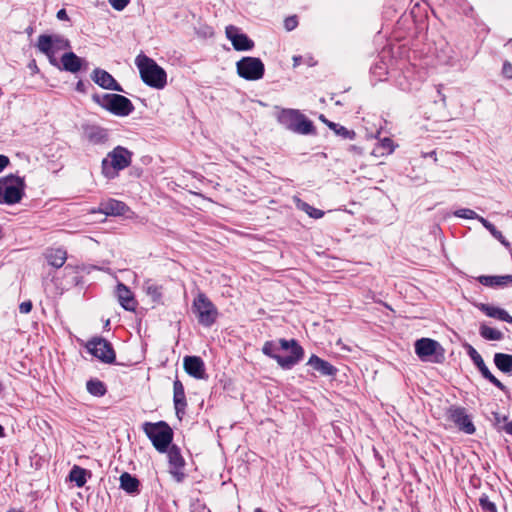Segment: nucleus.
Instances as JSON below:
<instances>
[{
  "label": "nucleus",
  "instance_id": "1",
  "mask_svg": "<svg viewBox=\"0 0 512 512\" xmlns=\"http://www.w3.org/2000/svg\"><path fill=\"white\" fill-rule=\"evenodd\" d=\"M261 351L265 356L275 360L283 370L292 369L305 356L304 348L294 338H280L278 344L274 340L266 341Z\"/></svg>",
  "mask_w": 512,
  "mask_h": 512
},
{
  "label": "nucleus",
  "instance_id": "2",
  "mask_svg": "<svg viewBox=\"0 0 512 512\" xmlns=\"http://www.w3.org/2000/svg\"><path fill=\"white\" fill-rule=\"evenodd\" d=\"M278 109V107H276ZM276 119L285 129L300 135H316V127L312 120L298 109L279 108Z\"/></svg>",
  "mask_w": 512,
  "mask_h": 512
},
{
  "label": "nucleus",
  "instance_id": "3",
  "mask_svg": "<svg viewBox=\"0 0 512 512\" xmlns=\"http://www.w3.org/2000/svg\"><path fill=\"white\" fill-rule=\"evenodd\" d=\"M135 64L139 70L141 80L149 87L154 89H163L167 84V73L157 62L140 54L135 59Z\"/></svg>",
  "mask_w": 512,
  "mask_h": 512
},
{
  "label": "nucleus",
  "instance_id": "4",
  "mask_svg": "<svg viewBox=\"0 0 512 512\" xmlns=\"http://www.w3.org/2000/svg\"><path fill=\"white\" fill-rule=\"evenodd\" d=\"M142 429L155 450L161 454H164L169 446L173 444L174 431L164 420L145 422Z\"/></svg>",
  "mask_w": 512,
  "mask_h": 512
},
{
  "label": "nucleus",
  "instance_id": "5",
  "mask_svg": "<svg viewBox=\"0 0 512 512\" xmlns=\"http://www.w3.org/2000/svg\"><path fill=\"white\" fill-rule=\"evenodd\" d=\"M91 98L95 104L99 105L104 110L118 117H126L130 115L135 109L132 101L121 94L94 93L92 94Z\"/></svg>",
  "mask_w": 512,
  "mask_h": 512
},
{
  "label": "nucleus",
  "instance_id": "6",
  "mask_svg": "<svg viewBox=\"0 0 512 512\" xmlns=\"http://www.w3.org/2000/svg\"><path fill=\"white\" fill-rule=\"evenodd\" d=\"M133 153L123 146H116L101 162L102 174L107 179H114L119 171L130 166Z\"/></svg>",
  "mask_w": 512,
  "mask_h": 512
},
{
  "label": "nucleus",
  "instance_id": "7",
  "mask_svg": "<svg viewBox=\"0 0 512 512\" xmlns=\"http://www.w3.org/2000/svg\"><path fill=\"white\" fill-rule=\"evenodd\" d=\"M26 183L23 177L9 174L0 178V204L14 205L25 196Z\"/></svg>",
  "mask_w": 512,
  "mask_h": 512
},
{
  "label": "nucleus",
  "instance_id": "8",
  "mask_svg": "<svg viewBox=\"0 0 512 512\" xmlns=\"http://www.w3.org/2000/svg\"><path fill=\"white\" fill-rule=\"evenodd\" d=\"M191 309L203 327L214 325L219 316L217 307L203 292H199L194 298Z\"/></svg>",
  "mask_w": 512,
  "mask_h": 512
},
{
  "label": "nucleus",
  "instance_id": "9",
  "mask_svg": "<svg viewBox=\"0 0 512 512\" xmlns=\"http://www.w3.org/2000/svg\"><path fill=\"white\" fill-rule=\"evenodd\" d=\"M414 350L417 357L423 362L442 364L445 361V349L432 338H420L414 342Z\"/></svg>",
  "mask_w": 512,
  "mask_h": 512
},
{
  "label": "nucleus",
  "instance_id": "10",
  "mask_svg": "<svg viewBox=\"0 0 512 512\" xmlns=\"http://www.w3.org/2000/svg\"><path fill=\"white\" fill-rule=\"evenodd\" d=\"M236 72L247 81H257L265 74V65L258 57L244 56L236 62Z\"/></svg>",
  "mask_w": 512,
  "mask_h": 512
},
{
  "label": "nucleus",
  "instance_id": "11",
  "mask_svg": "<svg viewBox=\"0 0 512 512\" xmlns=\"http://www.w3.org/2000/svg\"><path fill=\"white\" fill-rule=\"evenodd\" d=\"M87 351L99 361L105 364H116V352L111 342L107 339L96 336L87 341Z\"/></svg>",
  "mask_w": 512,
  "mask_h": 512
},
{
  "label": "nucleus",
  "instance_id": "12",
  "mask_svg": "<svg viewBox=\"0 0 512 512\" xmlns=\"http://www.w3.org/2000/svg\"><path fill=\"white\" fill-rule=\"evenodd\" d=\"M462 346L482 377L501 391L506 392L507 387L491 373L478 351L468 342H464Z\"/></svg>",
  "mask_w": 512,
  "mask_h": 512
},
{
  "label": "nucleus",
  "instance_id": "13",
  "mask_svg": "<svg viewBox=\"0 0 512 512\" xmlns=\"http://www.w3.org/2000/svg\"><path fill=\"white\" fill-rule=\"evenodd\" d=\"M447 420L453 422L455 426L462 432L472 435L476 432V427L472 418L464 407L451 405L447 409Z\"/></svg>",
  "mask_w": 512,
  "mask_h": 512
},
{
  "label": "nucleus",
  "instance_id": "14",
  "mask_svg": "<svg viewBox=\"0 0 512 512\" xmlns=\"http://www.w3.org/2000/svg\"><path fill=\"white\" fill-rule=\"evenodd\" d=\"M164 454H167L169 473L177 483H182L186 478L184 473L186 461L180 448L176 444H172Z\"/></svg>",
  "mask_w": 512,
  "mask_h": 512
},
{
  "label": "nucleus",
  "instance_id": "15",
  "mask_svg": "<svg viewBox=\"0 0 512 512\" xmlns=\"http://www.w3.org/2000/svg\"><path fill=\"white\" fill-rule=\"evenodd\" d=\"M225 35L236 51H251L255 47L254 41L237 26L228 25Z\"/></svg>",
  "mask_w": 512,
  "mask_h": 512
},
{
  "label": "nucleus",
  "instance_id": "16",
  "mask_svg": "<svg viewBox=\"0 0 512 512\" xmlns=\"http://www.w3.org/2000/svg\"><path fill=\"white\" fill-rule=\"evenodd\" d=\"M81 271L90 272L85 265H71L67 264L63 269V280L60 283H56L60 285L62 289H70L72 287H76L83 284V277L79 275Z\"/></svg>",
  "mask_w": 512,
  "mask_h": 512
},
{
  "label": "nucleus",
  "instance_id": "17",
  "mask_svg": "<svg viewBox=\"0 0 512 512\" xmlns=\"http://www.w3.org/2000/svg\"><path fill=\"white\" fill-rule=\"evenodd\" d=\"M92 81L105 90L125 92L121 84L106 70L95 68L91 75Z\"/></svg>",
  "mask_w": 512,
  "mask_h": 512
},
{
  "label": "nucleus",
  "instance_id": "18",
  "mask_svg": "<svg viewBox=\"0 0 512 512\" xmlns=\"http://www.w3.org/2000/svg\"><path fill=\"white\" fill-rule=\"evenodd\" d=\"M88 61L79 57L74 52H65L61 56V70L77 74L88 69Z\"/></svg>",
  "mask_w": 512,
  "mask_h": 512
},
{
  "label": "nucleus",
  "instance_id": "19",
  "mask_svg": "<svg viewBox=\"0 0 512 512\" xmlns=\"http://www.w3.org/2000/svg\"><path fill=\"white\" fill-rule=\"evenodd\" d=\"M185 372L195 379H207L205 363L200 356L187 355L183 359Z\"/></svg>",
  "mask_w": 512,
  "mask_h": 512
},
{
  "label": "nucleus",
  "instance_id": "20",
  "mask_svg": "<svg viewBox=\"0 0 512 512\" xmlns=\"http://www.w3.org/2000/svg\"><path fill=\"white\" fill-rule=\"evenodd\" d=\"M116 297L120 306L130 312H134L137 308L138 302L135 299L133 292L124 283L119 282L116 286Z\"/></svg>",
  "mask_w": 512,
  "mask_h": 512
},
{
  "label": "nucleus",
  "instance_id": "21",
  "mask_svg": "<svg viewBox=\"0 0 512 512\" xmlns=\"http://www.w3.org/2000/svg\"><path fill=\"white\" fill-rule=\"evenodd\" d=\"M173 403L175 413L179 419L185 414L187 400L183 383L176 378L173 382Z\"/></svg>",
  "mask_w": 512,
  "mask_h": 512
},
{
  "label": "nucleus",
  "instance_id": "22",
  "mask_svg": "<svg viewBox=\"0 0 512 512\" xmlns=\"http://www.w3.org/2000/svg\"><path fill=\"white\" fill-rule=\"evenodd\" d=\"M306 365L311 366L321 376L335 377L338 373V369L334 365L315 354L310 356Z\"/></svg>",
  "mask_w": 512,
  "mask_h": 512
},
{
  "label": "nucleus",
  "instance_id": "23",
  "mask_svg": "<svg viewBox=\"0 0 512 512\" xmlns=\"http://www.w3.org/2000/svg\"><path fill=\"white\" fill-rule=\"evenodd\" d=\"M85 138L94 145L104 144L108 141L107 129L98 125H86L83 127Z\"/></svg>",
  "mask_w": 512,
  "mask_h": 512
},
{
  "label": "nucleus",
  "instance_id": "24",
  "mask_svg": "<svg viewBox=\"0 0 512 512\" xmlns=\"http://www.w3.org/2000/svg\"><path fill=\"white\" fill-rule=\"evenodd\" d=\"M475 307L488 317L512 324V316L501 307L486 303H476Z\"/></svg>",
  "mask_w": 512,
  "mask_h": 512
},
{
  "label": "nucleus",
  "instance_id": "25",
  "mask_svg": "<svg viewBox=\"0 0 512 512\" xmlns=\"http://www.w3.org/2000/svg\"><path fill=\"white\" fill-rule=\"evenodd\" d=\"M99 211L106 216H124L129 211V207L122 201L109 199L100 204Z\"/></svg>",
  "mask_w": 512,
  "mask_h": 512
},
{
  "label": "nucleus",
  "instance_id": "26",
  "mask_svg": "<svg viewBox=\"0 0 512 512\" xmlns=\"http://www.w3.org/2000/svg\"><path fill=\"white\" fill-rule=\"evenodd\" d=\"M476 280L486 287L503 288L512 284V275H480Z\"/></svg>",
  "mask_w": 512,
  "mask_h": 512
},
{
  "label": "nucleus",
  "instance_id": "27",
  "mask_svg": "<svg viewBox=\"0 0 512 512\" xmlns=\"http://www.w3.org/2000/svg\"><path fill=\"white\" fill-rule=\"evenodd\" d=\"M120 489L125 491L129 495H138L140 493L141 483L139 479L130 474L129 472H123L119 478Z\"/></svg>",
  "mask_w": 512,
  "mask_h": 512
},
{
  "label": "nucleus",
  "instance_id": "28",
  "mask_svg": "<svg viewBox=\"0 0 512 512\" xmlns=\"http://www.w3.org/2000/svg\"><path fill=\"white\" fill-rule=\"evenodd\" d=\"M91 475L90 470L74 465L69 472L68 479L74 482L76 487L81 488L86 484L87 478L91 477Z\"/></svg>",
  "mask_w": 512,
  "mask_h": 512
},
{
  "label": "nucleus",
  "instance_id": "29",
  "mask_svg": "<svg viewBox=\"0 0 512 512\" xmlns=\"http://www.w3.org/2000/svg\"><path fill=\"white\" fill-rule=\"evenodd\" d=\"M49 265L58 269L61 268L67 259V252L63 248L50 249L45 254Z\"/></svg>",
  "mask_w": 512,
  "mask_h": 512
},
{
  "label": "nucleus",
  "instance_id": "30",
  "mask_svg": "<svg viewBox=\"0 0 512 512\" xmlns=\"http://www.w3.org/2000/svg\"><path fill=\"white\" fill-rule=\"evenodd\" d=\"M36 47L43 54H55L57 51L54 34L39 35Z\"/></svg>",
  "mask_w": 512,
  "mask_h": 512
},
{
  "label": "nucleus",
  "instance_id": "31",
  "mask_svg": "<svg viewBox=\"0 0 512 512\" xmlns=\"http://www.w3.org/2000/svg\"><path fill=\"white\" fill-rule=\"evenodd\" d=\"M493 362L502 373H512V354L497 352L494 354Z\"/></svg>",
  "mask_w": 512,
  "mask_h": 512
},
{
  "label": "nucleus",
  "instance_id": "32",
  "mask_svg": "<svg viewBox=\"0 0 512 512\" xmlns=\"http://www.w3.org/2000/svg\"><path fill=\"white\" fill-rule=\"evenodd\" d=\"M143 289L151 297L153 303L162 304V286L148 279L143 284Z\"/></svg>",
  "mask_w": 512,
  "mask_h": 512
},
{
  "label": "nucleus",
  "instance_id": "33",
  "mask_svg": "<svg viewBox=\"0 0 512 512\" xmlns=\"http://www.w3.org/2000/svg\"><path fill=\"white\" fill-rule=\"evenodd\" d=\"M86 389L89 394L95 397H103L107 393L106 384L98 378H91L86 382Z\"/></svg>",
  "mask_w": 512,
  "mask_h": 512
},
{
  "label": "nucleus",
  "instance_id": "34",
  "mask_svg": "<svg viewBox=\"0 0 512 512\" xmlns=\"http://www.w3.org/2000/svg\"><path fill=\"white\" fill-rule=\"evenodd\" d=\"M479 221L481 224L492 234V236L497 239L502 245H504L506 248L511 247L510 242L503 236L502 232L499 231L493 223H491L489 220L479 217Z\"/></svg>",
  "mask_w": 512,
  "mask_h": 512
},
{
  "label": "nucleus",
  "instance_id": "35",
  "mask_svg": "<svg viewBox=\"0 0 512 512\" xmlns=\"http://www.w3.org/2000/svg\"><path fill=\"white\" fill-rule=\"evenodd\" d=\"M480 336L487 341H500L504 335L501 331L496 328H492L485 323H482L479 327Z\"/></svg>",
  "mask_w": 512,
  "mask_h": 512
},
{
  "label": "nucleus",
  "instance_id": "36",
  "mask_svg": "<svg viewBox=\"0 0 512 512\" xmlns=\"http://www.w3.org/2000/svg\"><path fill=\"white\" fill-rule=\"evenodd\" d=\"M328 128L343 139L354 140L356 138V132L354 130H350L338 123H330L328 124Z\"/></svg>",
  "mask_w": 512,
  "mask_h": 512
},
{
  "label": "nucleus",
  "instance_id": "37",
  "mask_svg": "<svg viewBox=\"0 0 512 512\" xmlns=\"http://www.w3.org/2000/svg\"><path fill=\"white\" fill-rule=\"evenodd\" d=\"M297 207L304 211L305 213H307L309 215V217L311 218H314V219H320L324 216V211L320 210V209H317L313 206H311L310 204L300 200V199H297Z\"/></svg>",
  "mask_w": 512,
  "mask_h": 512
},
{
  "label": "nucleus",
  "instance_id": "38",
  "mask_svg": "<svg viewBox=\"0 0 512 512\" xmlns=\"http://www.w3.org/2000/svg\"><path fill=\"white\" fill-rule=\"evenodd\" d=\"M493 419H492V425L493 427L498 431H504L506 433L505 426L508 424V416L507 415H501L497 411H493L491 413Z\"/></svg>",
  "mask_w": 512,
  "mask_h": 512
},
{
  "label": "nucleus",
  "instance_id": "39",
  "mask_svg": "<svg viewBox=\"0 0 512 512\" xmlns=\"http://www.w3.org/2000/svg\"><path fill=\"white\" fill-rule=\"evenodd\" d=\"M395 149L394 142L391 138L385 137L379 142V146L375 149V151H380V155L383 156L385 154H391Z\"/></svg>",
  "mask_w": 512,
  "mask_h": 512
},
{
  "label": "nucleus",
  "instance_id": "40",
  "mask_svg": "<svg viewBox=\"0 0 512 512\" xmlns=\"http://www.w3.org/2000/svg\"><path fill=\"white\" fill-rule=\"evenodd\" d=\"M479 505L485 512H498L496 504L490 501L486 494H482L479 498Z\"/></svg>",
  "mask_w": 512,
  "mask_h": 512
},
{
  "label": "nucleus",
  "instance_id": "41",
  "mask_svg": "<svg viewBox=\"0 0 512 512\" xmlns=\"http://www.w3.org/2000/svg\"><path fill=\"white\" fill-rule=\"evenodd\" d=\"M454 215L459 217V218H465V219H478L479 220V215L469 209V208H461V209H458L454 212Z\"/></svg>",
  "mask_w": 512,
  "mask_h": 512
},
{
  "label": "nucleus",
  "instance_id": "42",
  "mask_svg": "<svg viewBox=\"0 0 512 512\" xmlns=\"http://www.w3.org/2000/svg\"><path fill=\"white\" fill-rule=\"evenodd\" d=\"M54 41L56 43V51L63 50V49H69L70 42L68 39H65L64 37L54 34Z\"/></svg>",
  "mask_w": 512,
  "mask_h": 512
},
{
  "label": "nucleus",
  "instance_id": "43",
  "mask_svg": "<svg viewBox=\"0 0 512 512\" xmlns=\"http://www.w3.org/2000/svg\"><path fill=\"white\" fill-rule=\"evenodd\" d=\"M298 26L297 16H289L284 20V27L287 31H292Z\"/></svg>",
  "mask_w": 512,
  "mask_h": 512
},
{
  "label": "nucleus",
  "instance_id": "44",
  "mask_svg": "<svg viewBox=\"0 0 512 512\" xmlns=\"http://www.w3.org/2000/svg\"><path fill=\"white\" fill-rule=\"evenodd\" d=\"M110 5L117 11H122L129 4L130 0H108Z\"/></svg>",
  "mask_w": 512,
  "mask_h": 512
},
{
  "label": "nucleus",
  "instance_id": "45",
  "mask_svg": "<svg viewBox=\"0 0 512 512\" xmlns=\"http://www.w3.org/2000/svg\"><path fill=\"white\" fill-rule=\"evenodd\" d=\"M191 512H204L206 510V505L203 504L200 500H196L190 505Z\"/></svg>",
  "mask_w": 512,
  "mask_h": 512
},
{
  "label": "nucleus",
  "instance_id": "46",
  "mask_svg": "<svg viewBox=\"0 0 512 512\" xmlns=\"http://www.w3.org/2000/svg\"><path fill=\"white\" fill-rule=\"evenodd\" d=\"M32 308H33V304H32V302H31L30 300H28V301H24V302H22V303L19 305V311H20V313H22V314H28V313H30V312H31V310H32Z\"/></svg>",
  "mask_w": 512,
  "mask_h": 512
},
{
  "label": "nucleus",
  "instance_id": "47",
  "mask_svg": "<svg viewBox=\"0 0 512 512\" xmlns=\"http://www.w3.org/2000/svg\"><path fill=\"white\" fill-rule=\"evenodd\" d=\"M502 73L507 79H512V64L505 61L502 67Z\"/></svg>",
  "mask_w": 512,
  "mask_h": 512
},
{
  "label": "nucleus",
  "instance_id": "48",
  "mask_svg": "<svg viewBox=\"0 0 512 512\" xmlns=\"http://www.w3.org/2000/svg\"><path fill=\"white\" fill-rule=\"evenodd\" d=\"M88 86L92 87L89 82L86 84L83 80H79L75 85V90L79 93L85 94L87 92Z\"/></svg>",
  "mask_w": 512,
  "mask_h": 512
},
{
  "label": "nucleus",
  "instance_id": "49",
  "mask_svg": "<svg viewBox=\"0 0 512 512\" xmlns=\"http://www.w3.org/2000/svg\"><path fill=\"white\" fill-rule=\"evenodd\" d=\"M348 152L354 154V155H358V156H362L364 151H363V148L361 146H358V145H349L348 148H347Z\"/></svg>",
  "mask_w": 512,
  "mask_h": 512
},
{
  "label": "nucleus",
  "instance_id": "50",
  "mask_svg": "<svg viewBox=\"0 0 512 512\" xmlns=\"http://www.w3.org/2000/svg\"><path fill=\"white\" fill-rule=\"evenodd\" d=\"M48 57L49 63L61 70V61L58 62V60L55 58V54H45Z\"/></svg>",
  "mask_w": 512,
  "mask_h": 512
},
{
  "label": "nucleus",
  "instance_id": "51",
  "mask_svg": "<svg viewBox=\"0 0 512 512\" xmlns=\"http://www.w3.org/2000/svg\"><path fill=\"white\" fill-rule=\"evenodd\" d=\"M10 160L6 155L0 154V173L9 165Z\"/></svg>",
  "mask_w": 512,
  "mask_h": 512
},
{
  "label": "nucleus",
  "instance_id": "52",
  "mask_svg": "<svg viewBox=\"0 0 512 512\" xmlns=\"http://www.w3.org/2000/svg\"><path fill=\"white\" fill-rule=\"evenodd\" d=\"M56 16H57V18L59 20H62V21H68L69 20L68 14H67V12H66V10L64 8L58 10Z\"/></svg>",
  "mask_w": 512,
  "mask_h": 512
},
{
  "label": "nucleus",
  "instance_id": "53",
  "mask_svg": "<svg viewBox=\"0 0 512 512\" xmlns=\"http://www.w3.org/2000/svg\"><path fill=\"white\" fill-rule=\"evenodd\" d=\"M28 68L32 71V73L39 72V68H38L35 60H32L31 62H29Z\"/></svg>",
  "mask_w": 512,
  "mask_h": 512
},
{
  "label": "nucleus",
  "instance_id": "54",
  "mask_svg": "<svg viewBox=\"0 0 512 512\" xmlns=\"http://www.w3.org/2000/svg\"><path fill=\"white\" fill-rule=\"evenodd\" d=\"M292 60H293V67H297V66H299V65L301 64V62H302V56H300V55H295V56H293Z\"/></svg>",
  "mask_w": 512,
  "mask_h": 512
},
{
  "label": "nucleus",
  "instance_id": "55",
  "mask_svg": "<svg viewBox=\"0 0 512 512\" xmlns=\"http://www.w3.org/2000/svg\"><path fill=\"white\" fill-rule=\"evenodd\" d=\"M319 120H320L322 123H324L327 127H328V124H330V123H334L333 121H330L329 119H327V118L325 117V115H324V114H320V115H319Z\"/></svg>",
  "mask_w": 512,
  "mask_h": 512
},
{
  "label": "nucleus",
  "instance_id": "56",
  "mask_svg": "<svg viewBox=\"0 0 512 512\" xmlns=\"http://www.w3.org/2000/svg\"><path fill=\"white\" fill-rule=\"evenodd\" d=\"M506 434L512 436V420L505 426Z\"/></svg>",
  "mask_w": 512,
  "mask_h": 512
},
{
  "label": "nucleus",
  "instance_id": "57",
  "mask_svg": "<svg viewBox=\"0 0 512 512\" xmlns=\"http://www.w3.org/2000/svg\"><path fill=\"white\" fill-rule=\"evenodd\" d=\"M5 437V428L2 424H0V438Z\"/></svg>",
  "mask_w": 512,
  "mask_h": 512
},
{
  "label": "nucleus",
  "instance_id": "58",
  "mask_svg": "<svg viewBox=\"0 0 512 512\" xmlns=\"http://www.w3.org/2000/svg\"><path fill=\"white\" fill-rule=\"evenodd\" d=\"M33 27L29 26L26 28L25 32L28 34V35H32L33 34Z\"/></svg>",
  "mask_w": 512,
  "mask_h": 512
},
{
  "label": "nucleus",
  "instance_id": "59",
  "mask_svg": "<svg viewBox=\"0 0 512 512\" xmlns=\"http://www.w3.org/2000/svg\"><path fill=\"white\" fill-rule=\"evenodd\" d=\"M428 156H430V158H434V160L436 161L437 158H436V152L435 151H431Z\"/></svg>",
  "mask_w": 512,
  "mask_h": 512
},
{
  "label": "nucleus",
  "instance_id": "60",
  "mask_svg": "<svg viewBox=\"0 0 512 512\" xmlns=\"http://www.w3.org/2000/svg\"><path fill=\"white\" fill-rule=\"evenodd\" d=\"M4 389H5V386L2 383V381L0 380V394L4 391Z\"/></svg>",
  "mask_w": 512,
  "mask_h": 512
},
{
  "label": "nucleus",
  "instance_id": "61",
  "mask_svg": "<svg viewBox=\"0 0 512 512\" xmlns=\"http://www.w3.org/2000/svg\"><path fill=\"white\" fill-rule=\"evenodd\" d=\"M254 512H264L261 508H256Z\"/></svg>",
  "mask_w": 512,
  "mask_h": 512
},
{
  "label": "nucleus",
  "instance_id": "62",
  "mask_svg": "<svg viewBox=\"0 0 512 512\" xmlns=\"http://www.w3.org/2000/svg\"><path fill=\"white\" fill-rule=\"evenodd\" d=\"M140 174H141V171H138V170H137V171H135V175H136L137 177H139V176H140Z\"/></svg>",
  "mask_w": 512,
  "mask_h": 512
}]
</instances>
